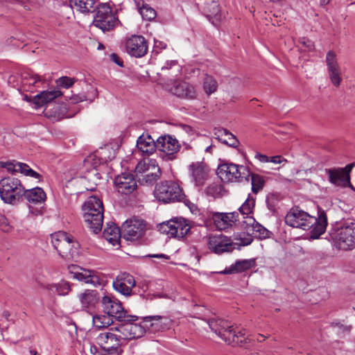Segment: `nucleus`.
<instances>
[{"mask_svg":"<svg viewBox=\"0 0 355 355\" xmlns=\"http://www.w3.org/2000/svg\"><path fill=\"white\" fill-rule=\"evenodd\" d=\"M190 226L182 218H175L160 224L159 230L171 237L183 238L189 231Z\"/></svg>","mask_w":355,"mask_h":355,"instance_id":"nucleus-9","label":"nucleus"},{"mask_svg":"<svg viewBox=\"0 0 355 355\" xmlns=\"http://www.w3.org/2000/svg\"><path fill=\"white\" fill-rule=\"evenodd\" d=\"M102 305L103 311L110 318H115L118 320L123 321L125 318H132L133 320L137 318V316H127L121 303L112 300L109 295H105L102 299Z\"/></svg>","mask_w":355,"mask_h":355,"instance_id":"nucleus-14","label":"nucleus"},{"mask_svg":"<svg viewBox=\"0 0 355 355\" xmlns=\"http://www.w3.org/2000/svg\"><path fill=\"white\" fill-rule=\"evenodd\" d=\"M83 218L89 229L98 234L103 223V206L96 196L89 197L83 205Z\"/></svg>","mask_w":355,"mask_h":355,"instance_id":"nucleus-2","label":"nucleus"},{"mask_svg":"<svg viewBox=\"0 0 355 355\" xmlns=\"http://www.w3.org/2000/svg\"><path fill=\"white\" fill-rule=\"evenodd\" d=\"M0 226L3 232H8L11 230L8 219L3 216H0Z\"/></svg>","mask_w":355,"mask_h":355,"instance_id":"nucleus-51","label":"nucleus"},{"mask_svg":"<svg viewBox=\"0 0 355 355\" xmlns=\"http://www.w3.org/2000/svg\"><path fill=\"white\" fill-rule=\"evenodd\" d=\"M140 14L144 19L153 20L156 17L155 10L148 5L143 6L139 10Z\"/></svg>","mask_w":355,"mask_h":355,"instance_id":"nucleus-46","label":"nucleus"},{"mask_svg":"<svg viewBox=\"0 0 355 355\" xmlns=\"http://www.w3.org/2000/svg\"><path fill=\"white\" fill-rule=\"evenodd\" d=\"M62 95V92L57 89L43 91L35 96L33 102L37 107L43 106Z\"/></svg>","mask_w":355,"mask_h":355,"instance_id":"nucleus-27","label":"nucleus"},{"mask_svg":"<svg viewBox=\"0 0 355 355\" xmlns=\"http://www.w3.org/2000/svg\"><path fill=\"white\" fill-rule=\"evenodd\" d=\"M79 300L83 308H93L99 301V297L96 291L86 290L78 295Z\"/></svg>","mask_w":355,"mask_h":355,"instance_id":"nucleus-29","label":"nucleus"},{"mask_svg":"<svg viewBox=\"0 0 355 355\" xmlns=\"http://www.w3.org/2000/svg\"><path fill=\"white\" fill-rule=\"evenodd\" d=\"M137 147L142 153L149 155L155 151L157 141L150 135H142L137 139Z\"/></svg>","mask_w":355,"mask_h":355,"instance_id":"nucleus-26","label":"nucleus"},{"mask_svg":"<svg viewBox=\"0 0 355 355\" xmlns=\"http://www.w3.org/2000/svg\"><path fill=\"white\" fill-rule=\"evenodd\" d=\"M0 165L2 167L6 168L10 172H20L24 175L29 176L39 180L41 179L40 174L31 169L29 166L24 163L17 162H0Z\"/></svg>","mask_w":355,"mask_h":355,"instance_id":"nucleus-24","label":"nucleus"},{"mask_svg":"<svg viewBox=\"0 0 355 355\" xmlns=\"http://www.w3.org/2000/svg\"><path fill=\"white\" fill-rule=\"evenodd\" d=\"M24 187L15 178H5L0 181V196L8 204L16 205L23 197Z\"/></svg>","mask_w":355,"mask_h":355,"instance_id":"nucleus-4","label":"nucleus"},{"mask_svg":"<svg viewBox=\"0 0 355 355\" xmlns=\"http://www.w3.org/2000/svg\"><path fill=\"white\" fill-rule=\"evenodd\" d=\"M354 166V164H349L344 168H334L326 169L328 174L329 181L336 187H350L349 173Z\"/></svg>","mask_w":355,"mask_h":355,"instance_id":"nucleus-12","label":"nucleus"},{"mask_svg":"<svg viewBox=\"0 0 355 355\" xmlns=\"http://www.w3.org/2000/svg\"><path fill=\"white\" fill-rule=\"evenodd\" d=\"M210 329L219 336L223 330L227 328H232V325L227 320L219 318H211L208 322Z\"/></svg>","mask_w":355,"mask_h":355,"instance_id":"nucleus-35","label":"nucleus"},{"mask_svg":"<svg viewBox=\"0 0 355 355\" xmlns=\"http://www.w3.org/2000/svg\"><path fill=\"white\" fill-rule=\"evenodd\" d=\"M145 331L146 329L152 333L168 329L171 321L166 318L159 315L146 316L143 318Z\"/></svg>","mask_w":355,"mask_h":355,"instance_id":"nucleus-23","label":"nucleus"},{"mask_svg":"<svg viewBox=\"0 0 355 355\" xmlns=\"http://www.w3.org/2000/svg\"><path fill=\"white\" fill-rule=\"evenodd\" d=\"M122 236L119 228L115 224L107 225L103 231V237L112 245L119 244L120 238Z\"/></svg>","mask_w":355,"mask_h":355,"instance_id":"nucleus-31","label":"nucleus"},{"mask_svg":"<svg viewBox=\"0 0 355 355\" xmlns=\"http://www.w3.org/2000/svg\"><path fill=\"white\" fill-rule=\"evenodd\" d=\"M269 162L274 164H281L282 162H286V159L282 156L276 155L270 157Z\"/></svg>","mask_w":355,"mask_h":355,"instance_id":"nucleus-53","label":"nucleus"},{"mask_svg":"<svg viewBox=\"0 0 355 355\" xmlns=\"http://www.w3.org/2000/svg\"><path fill=\"white\" fill-rule=\"evenodd\" d=\"M215 135L223 144L229 146L236 148L239 144L236 137L226 129L218 130Z\"/></svg>","mask_w":355,"mask_h":355,"instance_id":"nucleus-33","label":"nucleus"},{"mask_svg":"<svg viewBox=\"0 0 355 355\" xmlns=\"http://www.w3.org/2000/svg\"><path fill=\"white\" fill-rule=\"evenodd\" d=\"M92 320L94 326L97 329L107 327L113 322L112 318L107 315L106 313L103 315H94L93 316Z\"/></svg>","mask_w":355,"mask_h":355,"instance_id":"nucleus-40","label":"nucleus"},{"mask_svg":"<svg viewBox=\"0 0 355 355\" xmlns=\"http://www.w3.org/2000/svg\"><path fill=\"white\" fill-rule=\"evenodd\" d=\"M203 87L207 95H211L217 90V82L211 76H206L204 79Z\"/></svg>","mask_w":355,"mask_h":355,"instance_id":"nucleus-44","label":"nucleus"},{"mask_svg":"<svg viewBox=\"0 0 355 355\" xmlns=\"http://www.w3.org/2000/svg\"><path fill=\"white\" fill-rule=\"evenodd\" d=\"M300 44L304 46L308 51H313L315 49L313 42L306 37H302L299 40Z\"/></svg>","mask_w":355,"mask_h":355,"instance_id":"nucleus-50","label":"nucleus"},{"mask_svg":"<svg viewBox=\"0 0 355 355\" xmlns=\"http://www.w3.org/2000/svg\"><path fill=\"white\" fill-rule=\"evenodd\" d=\"M146 230L142 219L133 218L127 220L122 226V236L127 241H136L141 238Z\"/></svg>","mask_w":355,"mask_h":355,"instance_id":"nucleus-11","label":"nucleus"},{"mask_svg":"<svg viewBox=\"0 0 355 355\" xmlns=\"http://www.w3.org/2000/svg\"><path fill=\"white\" fill-rule=\"evenodd\" d=\"M254 264L255 261L254 259H245L242 261H238L236 262L233 268H231L229 270H225L224 271L220 272V273H231L234 270H236V272L244 271L252 268L254 266Z\"/></svg>","mask_w":355,"mask_h":355,"instance_id":"nucleus-38","label":"nucleus"},{"mask_svg":"<svg viewBox=\"0 0 355 355\" xmlns=\"http://www.w3.org/2000/svg\"><path fill=\"white\" fill-rule=\"evenodd\" d=\"M136 282L132 275L123 272L119 274L112 282L114 289L125 296H130Z\"/></svg>","mask_w":355,"mask_h":355,"instance_id":"nucleus-17","label":"nucleus"},{"mask_svg":"<svg viewBox=\"0 0 355 355\" xmlns=\"http://www.w3.org/2000/svg\"><path fill=\"white\" fill-rule=\"evenodd\" d=\"M149 257H155V258L168 259V257L166 254H151V255H149Z\"/></svg>","mask_w":355,"mask_h":355,"instance_id":"nucleus-58","label":"nucleus"},{"mask_svg":"<svg viewBox=\"0 0 355 355\" xmlns=\"http://www.w3.org/2000/svg\"><path fill=\"white\" fill-rule=\"evenodd\" d=\"M93 24L103 32H106L117 26L119 21L112 12L111 7L107 3H102L97 8Z\"/></svg>","mask_w":355,"mask_h":355,"instance_id":"nucleus-8","label":"nucleus"},{"mask_svg":"<svg viewBox=\"0 0 355 355\" xmlns=\"http://www.w3.org/2000/svg\"><path fill=\"white\" fill-rule=\"evenodd\" d=\"M171 91L174 95L182 98L193 99L196 96L193 87L186 82L176 83Z\"/></svg>","mask_w":355,"mask_h":355,"instance_id":"nucleus-25","label":"nucleus"},{"mask_svg":"<svg viewBox=\"0 0 355 355\" xmlns=\"http://www.w3.org/2000/svg\"><path fill=\"white\" fill-rule=\"evenodd\" d=\"M127 52L136 58L145 55L148 51V45L145 38L140 35H132L126 41Z\"/></svg>","mask_w":355,"mask_h":355,"instance_id":"nucleus-20","label":"nucleus"},{"mask_svg":"<svg viewBox=\"0 0 355 355\" xmlns=\"http://www.w3.org/2000/svg\"><path fill=\"white\" fill-rule=\"evenodd\" d=\"M91 271L83 270V272H74L73 277L78 279L79 281H83L87 284L94 283L96 277L92 275Z\"/></svg>","mask_w":355,"mask_h":355,"instance_id":"nucleus-45","label":"nucleus"},{"mask_svg":"<svg viewBox=\"0 0 355 355\" xmlns=\"http://www.w3.org/2000/svg\"><path fill=\"white\" fill-rule=\"evenodd\" d=\"M125 322L119 324L117 327L121 337L124 343L132 339H137L142 337L145 334V327L143 322L141 324L132 323L129 322L130 319L123 320Z\"/></svg>","mask_w":355,"mask_h":355,"instance_id":"nucleus-13","label":"nucleus"},{"mask_svg":"<svg viewBox=\"0 0 355 355\" xmlns=\"http://www.w3.org/2000/svg\"><path fill=\"white\" fill-rule=\"evenodd\" d=\"M103 44H98V50H99V49H103Z\"/></svg>","mask_w":355,"mask_h":355,"instance_id":"nucleus-64","label":"nucleus"},{"mask_svg":"<svg viewBox=\"0 0 355 355\" xmlns=\"http://www.w3.org/2000/svg\"><path fill=\"white\" fill-rule=\"evenodd\" d=\"M208 9L211 16H216L219 12L218 5L216 2H212Z\"/></svg>","mask_w":355,"mask_h":355,"instance_id":"nucleus-52","label":"nucleus"},{"mask_svg":"<svg viewBox=\"0 0 355 355\" xmlns=\"http://www.w3.org/2000/svg\"><path fill=\"white\" fill-rule=\"evenodd\" d=\"M96 342L109 355H121L122 353L121 347L124 342L116 327L99 334Z\"/></svg>","mask_w":355,"mask_h":355,"instance_id":"nucleus-5","label":"nucleus"},{"mask_svg":"<svg viewBox=\"0 0 355 355\" xmlns=\"http://www.w3.org/2000/svg\"><path fill=\"white\" fill-rule=\"evenodd\" d=\"M331 0H320V5L321 6H324L328 5L330 3Z\"/></svg>","mask_w":355,"mask_h":355,"instance_id":"nucleus-62","label":"nucleus"},{"mask_svg":"<svg viewBox=\"0 0 355 355\" xmlns=\"http://www.w3.org/2000/svg\"><path fill=\"white\" fill-rule=\"evenodd\" d=\"M254 207V200L253 198L249 196L240 207L239 211L242 215L246 216L244 218L247 220V217H252L251 214H252Z\"/></svg>","mask_w":355,"mask_h":355,"instance_id":"nucleus-42","label":"nucleus"},{"mask_svg":"<svg viewBox=\"0 0 355 355\" xmlns=\"http://www.w3.org/2000/svg\"><path fill=\"white\" fill-rule=\"evenodd\" d=\"M149 159H144L139 162L135 168V171L137 173H145L148 170Z\"/></svg>","mask_w":355,"mask_h":355,"instance_id":"nucleus-49","label":"nucleus"},{"mask_svg":"<svg viewBox=\"0 0 355 355\" xmlns=\"http://www.w3.org/2000/svg\"><path fill=\"white\" fill-rule=\"evenodd\" d=\"M84 96H75L71 98V101L73 103H77L78 102H82L84 101Z\"/></svg>","mask_w":355,"mask_h":355,"instance_id":"nucleus-56","label":"nucleus"},{"mask_svg":"<svg viewBox=\"0 0 355 355\" xmlns=\"http://www.w3.org/2000/svg\"><path fill=\"white\" fill-rule=\"evenodd\" d=\"M110 58H111L112 61H113L114 62L117 64L119 66H121V67L123 66V62L120 60L119 58L118 57V55L116 54H115V53L111 54Z\"/></svg>","mask_w":355,"mask_h":355,"instance_id":"nucleus-55","label":"nucleus"},{"mask_svg":"<svg viewBox=\"0 0 355 355\" xmlns=\"http://www.w3.org/2000/svg\"><path fill=\"white\" fill-rule=\"evenodd\" d=\"M157 148L172 160L180 150V144L175 137L165 135L157 139Z\"/></svg>","mask_w":355,"mask_h":355,"instance_id":"nucleus-15","label":"nucleus"},{"mask_svg":"<svg viewBox=\"0 0 355 355\" xmlns=\"http://www.w3.org/2000/svg\"><path fill=\"white\" fill-rule=\"evenodd\" d=\"M96 157V155H92L90 156H89L86 159H85V162L86 163H90L92 162V161H94L95 160V158Z\"/></svg>","mask_w":355,"mask_h":355,"instance_id":"nucleus-59","label":"nucleus"},{"mask_svg":"<svg viewBox=\"0 0 355 355\" xmlns=\"http://www.w3.org/2000/svg\"><path fill=\"white\" fill-rule=\"evenodd\" d=\"M29 203L38 205L43 203L46 200V193L42 189L35 187L31 189L25 190L23 195Z\"/></svg>","mask_w":355,"mask_h":355,"instance_id":"nucleus-30","label":"nucleus"},{"mask_svg":"<svg viewBox=\"0 0 355 355\" xmlns=\"http://www.w3.org/2000/svg\"><path fill=\"white\" fill-rule=\"evenodd\" d=\"M51 243L59 254L62 257H67L69 255L73 256V252L71 248L78 245L73 241V237L64 232H58L52 234Z\"/></svg>","mask_w":355,"mask_h":355,"instance_id":"nucleus-10","label":"nucleus"},{"mask_svg":"<svg viewBox=\"0 0 355 355\" xmlns=\"http://www.w3.org/2000/svg\"><path fill=\"white\" fill-rule=\"evenodd\" d=\"M42 286L49 291L57 293L58 295H67L71 291L69 282L64 280L58 283L42 285Z\"/></svg>","mask_w":355,"mask_h":355,"instance_id":"nucleus-32","label":"nucleus"},{"mask_svg":"<svg viewBox=\"0 0 355 355\" xmlns=\"http://www.w3.org/2000/svg\"><path fill=\"white\" fill-rule=\"evenodd\" d=\"M218 336L228 345L241 343V340H236L238 336L232 327L225 329Z\"/></svg>","mask_w":355,"mask_h":355,"instance_id":"nucleus-41","label":"nucleus"},{"mask_svg":"<svg viewBox=\"0 0 355 355\" xmlns=\"http://www.w3.org/2000/svg\"><path fill=\"white\" fill-rule=\"evenodd\" d=\"M154 195L159 201L164 203L180 202L185 196L180 187L173 182H162L157 184Z\"/></svg>","mask_w":355,"mask_h":355,"instance_id":"nucleus-7","label":"nucleus"},{"mask_svg":"<svg viewBox=\"0 0 355 355\" xmlns=\"http://www.w3.org/2000/svg\"><path fill=\"white\" fill-rule=\"evenodd\" d=\"M250 178H251L252 191L254 193H257L262 190L265 182L264 180L259 175L252 173Z\"/></svg>","mask_w":355,"mask_h":355,"instance_id":"nucleus-43","label":"nucleus"},{"mask_svg":"<svg viewBox=\"0 0 355 355\" xmlns=\"http://www.w3.org/2000/svg\"><path fill=\"white\" fill-rule=\"evenodd\" d=\"M217 175L225 182H243L249 181L251 172L246 166L225 163L218 167Z\"/></svg>","mask_w":355,"mask_h":355,"instance_id":"nucleus-3","label":"nucleus"},{"mask_svg":"<svg viewBox=\"0 0 355 355\" xmlns=\"http://www.w3.org/2000/svg\"><path fill=\"white\" fill-rule=\"evenodd\" d=\"M231 240L223 235H211L208 239L209 249L216 254L232 251L234 247Z\"/></svg>","mask_w":355,"mask_h":355,"instance_id":"nucleus-18","label":"nucleus"},{"mask_svg":"<svg viewBox=\"0 0 355 355\" xmlns=\"http://www.w3.org/2000/svg\"><path fill=\"white\" fill-rule=\"evenodd\" d=\"M244 223L246 224L247 231L254 236L261 239L268 236L269 232L261 224L256 222L253 217H247V220H245Z\"/></svg>","mask_w":355,"mask_h":355,"instance_id":"nucleus-28","label":"nucleus"},{"mask_svg":"<svg viewBox=\"0 0 355 355\" xmlns=\"http://www.w3.org/2000/svg\"><path fill=\"white\" fill-rule=\"evenodd\" d=\"M326 63L329 78L331 83L334 86L338 87L343 80L342 71L340 66L338 62L336 54L335 52L330 51L327 53Z\"/></svg>","mask_w":355,"mask_h":355,"instance_id":"nucleus-16","label":"nucleus"},{"mask_svg":"<svg viewBox=\"0 0 355 355\" xmlns=\"http://www.w3.org/2000/svg\"><path fill=\"white\" fill-rule=\"evenodd\" d=\"M72 8H76L81 12H88L94 8L96 0H69Z\"/></svg>","mask_w":355,"mask_h":355,"instance_id":"nucleus-36","label":"nucleus"},{"mask_svg":"<svg viewBox=\"0 0 355 355\" xmlns=\"http://www.w3.org/2000/svg\"><path fill=\"white\" fill-rule=\"evenodd\" d=\"M74 82V78H71L67 76L60 77L56 80L58 86H60L66 89H68L70 87H71L73 85Z\"/></svg>","mask_w":355,"mask_h":355,"instance_id":"nucleus-47","label":"nucleus"},{"mask_svg":"<svg viewBox=\"0 0 355 355\" xmlns=\"http://www.w3.org/2000/svg\"><path fill=\"white\" fill-rule=\"evenodd\" d=\"M236 335L238 336V339L237 340H241V342H242L243 340L241 339H239V338H241L245 339V335H246V331L245 329L241 330V331H238Z\"/></svg>","mask_w":355,"mask_h":355,"instance_id":"nucleus-57","label":"nucleus"},{"mask_svg":"<svg viewBox=\"0 0 355 355\" xmlns=\"http://www.w3.org/2000/svg\"><path fill=\"white\" fill-rule=\"evenodd\" d=\"M90 352L92 354H93L94 355H99L98 352V349L95 346H91L90 347Z\"/></svg>","mask_w":355,"mask_h":355,"instance_id":"nucleus-60","label":"nucleus"},{"mask_svg":"<svg viewBox=\"0 0 355 355\" xmlns=\"http://www.w3.org/2000/svg\"><path fill=\"white\" fill-rule=\"evenodd\" d=\"M114 185L119 193L124 195L132 193L137 187L134 175L130 173H123L114 179Z\"/></svg>","mask_w":355,"mask_h":355,"instance_id":"nucleus-19","label":"nucleus"},{"mask_svg":"<svg viewBox=\"0 0 355 355\" xmlns=\"http://www.w3.org/2000/svg\"><path fill=\"white\" fill-rule=\"evenodd\" d=\"M267 337L262 335V334H259L257 338V341L259 342H262L263 340H264Z\"/></svg>","mask_w":355,"mask_h":355,"instance_id":"nucleus-63","label":"nucleus"},{"mask_svg":"<svg viewBox=\"0 0 355 355\" xmlns=\"http://www.w3.org/2000/svg\"><path fill=\"white\" fill-rule=\"evenodd\" d=\"M189 174L194 184L200 187L208 179L209 170L207 165L203 162H192L189 166Z\"/></svg>","mask_w":355,"mask_h":355,"instance_id":"nucleus-21","label":"nucleus"},{"mask_svg":"<svg viewBox=\"0 0 355 355\" xmlns=\"http://www.w3.org/2000/svg\"><path fill=\"white\" fill-rule=\"evenodd\" d=\"M255 157L259 162H263V163L268 162L270 160V157H268V156H266L265 155H262V154H257L255 155Z\"/></svg>","mask_w":355,"mask_h":355,"instance_id":"nucleus-54","label":"nucleus"},{"mask_svg":"<svg viewBox=\"0 0 355 355\" xmlns=\"http://www.w3.org/2000/svg\"><path fill=\"white\" fill-rule=\"evenodd\" d=\"M67 113V107L65 105L58 106V111H52L51 116L53 117L56 120L62 119Z\"/></svg>","mask_w":355,"mask_h":355,"instance_id":"nucleus-48","label":"nucleus"},{"mask_svg":"<svg viewBox=\"0 0 355 355\" xmlns=\"http://www.w3.org/2000/svg\"><path fill=\"white\" fill-rule=\"evenodd\" d=\"M41 82L42 79L37 75H26L22 78L23 89L33 92V87Z\"/></svg>","mask_w":355,"mask_h":355,"instance_id":"nucleus-39","label":"nucleus"},{"mask_svg":"<svg viewBox=\"0 0 355 355\" xmlns=\"http://www.w3.org/2000/svg\"><path fill=\"white\" fill-rule=\"evenodd\" d=\"M160 174V168H159L156 160L153 159H149L148 170L145 173L146 181L147 182H153L159 178Z\"/></svg>","mask_w":355,"mask_h":355,"instance_id":"nucleus-34","label":"nucleus"},{"mask_svg":"<svg viewBox=\"0 0 355 355\" xmlns=\"http://www.w3.org/2000/svg\"><path fill=\"white\" fill-rule=\"evenodd\" d=\"M285 223L292 227L304 230L313 227L311 238L316 239L325 232L327 218L323 210H320L318 217L315 218L297 207H293L286 214Z\"/></svg>","mask_w":355,"mask_h":355,"instance_id":"nucleus-1","label":"nucleus"},{"mask_svg":"<svg viewBox=\"0 0 355 355\" xmlns=\"http://www.w3.org/2000/svg\"><path fill=\"white\" fill-rule=\"evenodd\" d=\"M211 219L217 229L224 230L232 227L239 220V214L236 212H216L212 214Z\"/></svg>","mask_w":355,"mask_h":355,"instance_id":"nucleus-22","label":"nucleus"},{"mask_svg":"<svg viewBox=\"0 0 355 355\" xmlns=\"http://www.w3.org/2000/svg\"><path fill=\"white\" fill-rule=\"evenodd\" d=\"M168 70H171V72L169 73V76L175 78L178 76L180 71V67L175 60H171L162 67L161 73H158L157 74L159 76H167L166 72Z\"/></svg>","mask_w":355,"mask_h":355,"instance_id":"nucleus-37","label":"nucleus"},{"mask_svg":"<svg viewBox=\"0 0 355 355\" xmlns=\"http://www.w3.org/2000/svg\"><path fill=\"white\" fill-rule=\"evenodd\" d=\"M252 241V239H247L245 241H242L241 243L239 244L241 245H248L249 244L251 243V242Z\"/></svg>","mask_w":355,"mask_h":355,"instance_id":"nucleus-61","label":"nucleus"},{"mask_svg":"<svg viewBox=\"0 0 355 355\" xmlns=\"http://www.w3.org/2000/svg\"><path fill=\"white\" fill-rule=\"evenodd\" d=\"M331 239L338 248L347 250L355 248V223L347 222L334 230L331 234Z\"/></svg>","mask_w":355,"mask_h":355,"instance_id":"nucleus-6","label":"nucleus"}]
</instances>
